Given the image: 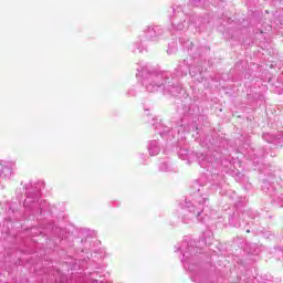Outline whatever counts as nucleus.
<instances>
[{
	"mask_svg": "<svg viewBox=\"0 0 283 283\" xmlns=\"http://www.w3.org/2000/svg\"><path fill=\"white\" fill-rule=\"evenodd\" d=\"M168 54H171V50H168Z\"/></svg>",
	"mask_w": 283,
	"mask_h": 283,
	"instance_id": "7",
	"label": "nucleus"
},
{
	"mask_svg": "<svg viewBox=\"0 0 283 283\" xmlns=\"http://www.w3.org/2000/svg\"><path fill=\"white\" fill-rule=\"evenodd\" d=\"M198 74H202V67H201V66L191 67V69H190V75H191L192 77L198 76Z\"/></svg>",
	"mask_w": 283,
	"mask_h": 283,
	"instance_id": "4",
	"label": "nucleus"
},
{
	"mask_svg": "<svg viewBox=\"0 0 283 283\" xmlns=\"http://www.w3.org/2000/svg\"><path fill=\"white\" fill-rule=\"evenodd\" d=\"M136 76H142L143 85L147 92L163 90L164 94H168V96H178L182 92V87L174 82V77L169 72L151 71V67L143 65L137 69Z\"/></svg>",
	"mask_w": 283,
	"mask_h": 283,
	"instance_id": "1",
	"label": "nucleus"
},
{
	"mask_svg": "<svg viewBox=\"0 0 283 283\" xmlns=\"http://www.w3.org/2000/svg\"><path fill=\"white\" fill-rule=\"evenodd\" d=\"M128 94H129L130 96H134V90L128 91Z\"/></svg>",
	"mask_w": 283,
	"mask_h": 283,
	"instance_id": "6",
	"label": "nucleus"
},
{
	"mask_svg": "<svg viewBox=\"0 0 283 283\" xmlns=\"http://www.w3.org/2000/svg\"><path fill=\"white\" fill-rule=\"evenodd\" d=\"M163 32H160V28L158 27H148L145 31L146 39L151 40L156 39V36H160Z\"/></svg>",
	"mask_w": 283,
	"mask_h": 283,
	"instance_id": "3",
	"label": "nucleus"
},
{
	"mask_svg": "<svg viewBox=\"0 0 283 283\" xmlns=\"http://www.w3.org/2000/svg\"><path fill=\"white\" fill-rule=\"evenodd\" d=\"M180 43H182L184 44V48H186V50H193V42H191V41H189V40H187L186 42L185 41H182V40H180Z\"/></svg>",
	"mask_w": 283,
	"mask_h": 283,
	"instance_id": "5",
	"label": "nucleus"
},
{
	"mask_svg": "<svg viewBox=\"0 0 283 283\" xmlns=\"http://www.w3.org/2000/svg\"><path fill=\"white\" fill-rule=\"evenodd\" d=\"M193 21L191 15H187L184 12L178 11L175 13L174 19L171 21V25L176 28V30H187L189 28V23Z\"/></svg>",
	"mask_w": 283,
	"mask_h": 283,
	"instance_id": "2",
	"label": "nucleus"
}]
</instances>
